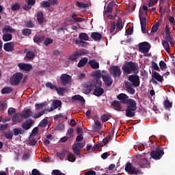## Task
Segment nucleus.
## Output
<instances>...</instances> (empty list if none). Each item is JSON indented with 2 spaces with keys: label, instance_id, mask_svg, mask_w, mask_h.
Listing matches in <instances>:
<instances>
[{
  "label": "nucleus",
  "instance_id": "obj_1",
  "mask_svg": "<svg viewBox=\"0 0 175 175\" xmlns=\"http://www.w3.org/2000/svg\"><path fill=\"white\" fill-rule=\"evenodd\" d=\"M117 98L120 100V103L123 105H127L126 111V116L129 118L135 117L136 116V110L137 107L136 106V101L132 98H129V96L126 94L120 93L117 96Z\"/></svg>",
  "mask_w": 175,
  "mask_h": 175
},
{
  "label": "nucleus",
  "instance_id": "obj_2",
  "mask_svg": "<svg viewBox=\"0 0 175 175\" xmlns=\"http://www.w3.org/2000/svg\"><path fill=\"white\" fill-rule=\"evenodd\" d=\"M122 70L124 73H125L126 75H131L132 72H133L135 75H138L139 65L132 61L126 62L123 66Z\"/></svg>",
  "mask_w": 175,
  "mask_h": 175
},
{
  "label": "nucleus",
  "instance_id": "obj_3",
  "mask_svg": "<svg viewBox=\"0 0 175 175\" xmlns=\"http://www.w3.org/2000/svg\"><path fill=\"white\" fill-rule=\"evenodd\" d=\"M137 164L140 166V167H147L150 165V161L147 159V156L146 153H142V154L137 155Z\"/></svg>",
  "mask_w": 175,
  "mask_h": 175
},
{
  "label": "nucleus",
  "instance_id": "obj_4",
  "mask_svg": "<svg viewBox=\"0 0 175 175\" xmlns=\"http://www.w3.org/2000/svg\"><path fill=\"white\" fill-rule=\"evenodd\" d=\"M24 75L21 72H16L14 74L10 79V83L11 85H18L20 83L23 81Z\"/></svg>",
  "mask_w": 175,
  "mask_h": 175
},
{
  "label": "nucleus",
  "instance_id": "obj_5",
  "mask_svg": "<svg viewBox=\"0 0 175 175\" xmlns=\"http://www.w3.org/2000/svg\"><path fill=\"white\" fill-rule=\"evenodd\" d=\"M101 77L103 79L104 84L107 87H110L113 84V78H111V75L109 74L107 70H103Z\"/></svg>",
  "mask_w": 175,
  "mask_h": 175
},
{
  "label": "nucleus",
  "instance_id": "obj_6",
  "mask_svg": "<svg viewBox=\"0 0 175 175\" xmlns=\"http://www.w3.org/2000/svg\"><path fill=\"white\" fill-rule=\"evenodd\" d=\"M165 154V152L163 151V149L162 148H157L155 150H152L150 152V156L152 159H154L155 161H158L163 157Z\"/></svg>",
  "mask_w": 175,
  "mask_h": 175
},
{
  "label": "nucleus",
  "instance_id": "obj_7",
  "mask_svg": "<svg viewBox=\"0 0 175 175\" xmlns=\"http://www.w3.org/2000/svg\"><path fill=\"white\" fill-rule=\"evenodd\" d=\"M124 170H126V173L129 174H140L142 173V170L139 168H136L133 167L132 163H127L126 164Z\"/></svg>",
  "mask_w": 175,
  "mask_h": 175
},
{
  "label": "nucleus",
  "instance_id": "obj_8",
  "mask_svg": "<svg viewBox=\"0 0 175 175\" xmlns=\"http://www.w3.org/2000/svg\"><path fill=\"white\" fill-rule=\"evenodd\" d=\"M85 54H88V51L86 49H78L75 51L73 55L69 56L68 59L72 62L75 61H77V58L80 57V55H85Z\"/></svg>",
  "mask_w": 175,
  "mask_h": 175
},
{
  "label": "nucleus",
  "instance_id": "obj_9",
  "mask_svg": "<svg viewBox=\"0 0 175 175\" xmlns=\"http://www.w3.org/2000/svg\"><path fill=\"white\" fill-rule=\"evenodd\" d=\"M128 80L133 87H139L140 85V77L137 74L130 75Z\"/></svg>",
  "mask_w": 175,
  "mask_h": 175
},
{
  "label": "nucleus",
  "instance_id": "obj_10",
  "mask_svg": "<svg viewBox=\"0 0 175 175\" xmlns=\"http://www.w3.org/2000/svg\"><path fill=\"white\" fill-rule=\"evenodd\" d=\"M109 72L113 77H121V68L118 66H111Z\"/></svg>",
  "mask_w": 175,
  "mask_h": 175
},
{
  "label": "nucleus",
  "instance_id": "obj_11",
  "mask_svg": "<svg viewBox=\"0 0 175 175\" xmlns=\"http://www.w3.org/2000/svg\"><path fill=\"white\" fill-rule=\"evenodd\" d=\"M152 82L153 84H158L159 83H162L163 81V77L161 75L159 72H157L156 71H153L152 72Z\"/></svg>",
  "mask_w": 175,
  "mask_h": 175
},
{
  "label": "nucleus",
  "instance_id": "obj_12",
  "mask_svg": "<svg viewBox=\"0 0 175 175\" xmlns=\"http://www.w3.org/2000/svg\"><path fill=\"white\" fill-rule=\"evenodd\" d=\"M150 49H151V45L147 42L139 44V51H140V53H148Z\"/></svg>",
  "mask_w": 175,
  "mask_h": 175
},
{
  "label": "nucleus",
  "instance_id": "obj_13",
  "mask_svg": "<svg viewBox=\"0 0 175 175\" xmlns=\"http://www.w3.org/2000/svg\"><path fill=\"white\" fill-rule=\"evenodd\" d=\"M60 81L62 85H68L72 81V77L68 74H62L60 76Z\"/></svg>",
  "mask_w": 175,
  "mask_h": 175
},
{
  "label": "nucleus",
  "instance_id": "obj_14",
  "mask_svg": "<svg viewBox=\"0 0 175 175\" xmlns=\"http://www.w3.org/2000/svg\"><path fill=\"white\" fill-rule=\"evenodd\" d=\"M94 90V85H92V82H88L83 84V92L86 95L91 93V91Z\"/></svg>",
  "mask_w": 175,
  "mask_h": 175
},
{
  "label": "nucleus",
  "instance_id": "obj_15",
  "mask_svg": "<svg viewBox=\"0 0 175 175\" xmlns=\"http://www.w3.org/2000/svg\"><path fill=\"white\" fill-rule=\"evenodd\" d=\"M33 124H35V122L32 119L29 118L25 122L22 123L21 127L23 129H25V131H28L31 129V127L32 125H33Z\"/></svg>",
  "mask_w": 175,
  "mask_h": 175
},
{
  "label": "nucleus",
  "instance_id": "obj_16",
  "mask_svg": "<svg viewBox=\"0 0 175 175\" xmlns=\"http://www.w3.org/2000/svg\"><path fill=\"white\" fill-rule=\"evenodd\" d=\"M55 5H58V0L44 1V8H48V12H53L51 6H55Z\"/></svg>",
  "mask_w": 175,
  "mask_h": 175
},
{
  "label": "nucleus",
  "instance_id": "obj_17",
  "mask_svg": "<svg viewBox=\"0 0 175 175\" xmlns=\"http://www.w3.org/2000/svg\"><path fill=\"white\" fill-rule=\"evenodd\" d=\"M84 146H85V143H80L78 142L77 144H75L73 146H72V150H73V152L74 154H77V155H80V150H81Z\"/></svg>",
  "mask_w": 175,
  "mask_h": 175
},
{
  "label": "nucleus",
  "instance_id": "obj_18",
  "mask_svg": "<svg viewBox=\"0 0 175 175\" xmlns=\"http://www.w3.org/2000/svg\"><path fill=\"white\" fill-rule=\"evenodd\" d=\"M23 113H14L13 118H12V121L14 122V124H16L17 122L20 124V122H23Z\"/></svg>",
  "mask_w": 175,
  "mask_h": 175
},
{
  "label": "nucleus",
  "instance_id": "obj_19",
  "mask_svg": "<svg viewBox=\"0 0 175 175\" xmlns=\"http://www.w3.org/2000/svg\"><path fill=\"white\" fill-rule=\"evenodd\" d=\"M14 46H15L14 42H7V43L4 44L3 49H4L5 51H7L8 53H9V52L13 51V50H14Z\"/></svg>",
  "mask_w": 175,
  "mask_h": 175
},
{
  "label": "nucleus",
  "instance_id": "obj_20",
  "mask_svg": "<svg viewBox=\"0 0 175 175\" xmlns=\"http://www.w3.org/2000/svg\"><path fill=\"white\" fill-rule=\"evenodd\" d=\"M18 66L21 70H25V72H29L32 69L31 64L21 63L18 64Z\"/></svg>",
  "mask_w": 175,
  "mask_h": 175
},
{
  "label": "nucleus",
  "instance_id": "obj_21",
  "mask_svg": "<svg viewBox=\"0 0 175 175\" xmlns=\"http://www.w3.org/2000/svg\"><path fill=\"white\" fill-rule=\"evenodd\" d=\"M125 85H126V91L129 93L131 94V95H135V89L133 88L132 87V83L129 81H126L125 82Z\"/></svg>",
  "mask_w": 175,
  "mask_h": 175
},
{
  "label": "nucleus",
  "instance_id": "obj_22",
  "mask_svg": "<svg viewBox=\"0 0 175 175\" xmlns=\"http://www.w3.org/2000/svg\"><path fill=\"white\" fill-rule=\"evenodd\" d=\"M105 94V90L100 87V88H94L93 91V95L95 96H102Z\"/></svg>",
  "mask_w": 175,
  "mask_h": 175
},
{
  "label": "nucleus",
  "instance_id": "obj_23",
  "mask_svg": "<svg viewBox=\"0 0 175 175\" xmlns=\"http://www.w3.org/2000/svg\"><path fill=\"white\" fill-rule=\"evenodd\" d=\"M33 114V113L30 109H27L22 111V117H23V118H25V120H27V118H29V117H32Z\"/></svg>",
  "mask_w": 175,
  "mask_h": 175
},
{
  "label": "nucleus",
  "instance_id": "obj_24",
  "mask_svg": "<svg viewBox=\"0 0 175 175\" xmlns=\"http://www.w3.org/2000/svg\"><path fill=\"white\" fill-rule=\"evenodd\" d=\"M111 105L114 110L121 111V103H120V101L115 100L111 102Z\"/></svg>",
  "mask_w": 175,
  "mask_h": 175
},
{
  "label": "nucleus",
  "instance_id": "obj_25",
  "mask_svg": "<svg viewBox=\"0 0 175 175\" xmlns=\"http://www.w3.org/2000/svg\"><path fill=\"white\" fill-rule=\"evenodd\" d=\"M90 83H92L93 89L102 87V81H100L99 78H95L93 81Z\"/></svg>",
  "mask_w": 175,
  "mask_h": 175
},
{
  "label": "nucleus",
  "instance_id": "obj_26",
  "mask_svg": "<svg viewBox=\"0 0 175 175\" xmlns=\"http://www.w3.org/2000/svg\"><path fill=\"white\" fill-rule=\"evenodd\" d=\"M116 5H117V3H116V1H110L107 6V9L105 10L106 13H112L113 12V8H114V6H116Z\"/></svg>",
  "mask_w": 175,
  "mask_h": 175
},
{
  "label": "nucleus",
  "instance_id": "obj_27",
  "mask_svg": "<svg viewBox=\"0 0 175 175\" xmlns=\"http://www.w3.org/2000/svg\"><path fill=\"white\" fill-rule=\"evenodd\" d=\"M91 38L93 40H95V42H99V40L102 39V34L98 32H92L91 33Z\"/></svg>",
  "mask_w": 175,
  "mask_h": 175
},
{
  "label": "nucleus",
  "instance_id": "obj_28",
  "mask_svg": "<svg viewBox=\"0 0 175 175\" xmlns=\"http://www.w3.org/2000/svg\"><path fill=\"white\" fill-rule=\"evenodd\" d=\"M37 21L39 24H43L44 23V17L43 16V12L39 11L37 12Z\"/></svg>",
  "mask_w": 175,
  "mask_h": 175
},
{
  "label": "nucleus",
  "instance_id": "obj_29",
  "mask_svg": "<svg viewBox=\"0 0 175 175\" xmlns=\"http://www.w3.org/2000/svg\"><path fill=\"white\" fill-rule=\"evenodd\" d=\"M88 63V57H82L81 59L79 60V62L77 64L78 68H83L85 66L86 64Z\"/></svg>",
  "mask_w": 175,
  "mask_h": 175
},
{
  "label": "nucleus",
  "instance_id": "obj_30",
  "mask_svg": "<svg viewBox=\"0 0 175 175\" xmlns=\"http://www.w3.org/2000/svg\"><path fill=\"white\" fill-rule=\"evenodd\" d=\"M89 65L91 66L92 69H99V63L95 60H89Z\"/></svg>",
  "mask_w": 175,
  "mask_h": 175
},
{
  "label": "nucleus",
  "instance_id": "obj_31",
  "mask_svg": "<svg viewBox=\"0 0 175 175\" xmlns=\"http://www.w3.org/2000/svg\"><path fill=\"white\" fill-rule=\"evenodd\" d=\"M75 44H78L79 47H87L88 42L83 41V40H75Z\"/></svg>",
  "mask_w": 175,
  "mask_h": 175
},
{
  "label": "nucleus",
  "instance_id": "obj_32",
  "mask_svg": "<svg viewBox=\"0 0 175 175\" xmlns=\"http://www.w3.org/2000/svg\"><path fill=\"white\" fill-rule=\"evenodd\" d=\"M94 132H98V131H100L102 129V124L99 120L95 121V124L92 126Z\"/></svg>",
  "mask_w": 175,
  "mask_h": 175
},
{
  "label": "nucleus",
  "instance_id": "obj_33",
  "mask_svg": "<svg viewBox=\"0 0 175 175\" xmlns=\"http://www.w3.org/2000/svg\"><path fill=\"white\" fill-rule=\"evenodd\" d=\"M72 100H79L81 102L83 105L85 103V99H84V97L80 96V95H75L72 97Z\"/></svg>",
  "mask_w": 175,
  "mask_h": 175
},
{
  "label": "nucleus",
  "instance_id": "obj_34",
  "mask_svg": "<svg viewBox=\"0 0 175 175\" xmlns=\"http://www.w3.org/2000/svg\"><path fill=\"white\" fill-rule=\"evenodd\" d=\"M13 39V36H12L10 33H7L3 35L2 40L3 42H10Z\"/></svg>",
  "mask_w": 175,
  "mask_h": 175
},
{
  "label": "nucleus",
  "instance_id": "obj_35",
  "mask_svg": "<svg viewBox=\"0 0 175 175\" xmlns=\"http://www.w3.org/2000/svg\"><path fill=\"white\" fill-rule=\"evenodd\" d=\"M162 45L164 47L166 53H170V44H169V42L166 41V40H163Z\"/></svg>",
  "mask_w": 175,
  "mask_h": 175
},
{
  "label": "nucleus",
  "instance_id": "obj_36",
  "mask_svg": "<svg viewBox=\"0 0 175 175\" xmlns=\"http://www.w3.org/2000/svg\"><path fill=\"white\" fill-rule=\"evenodd\" d=\"M55 91L59 95H64V94H65V92L68 91V88L64 87H56Z\"/></svg>",
  "mask_w": 175,
  "mask_h": 175
},
{
  "label": "nucleus",
  "instance_id": "obj_37",
  "mask_svg": "<svg viewBox=\"0 0 175 175\" xmlns=\"http://www.w3.org/2000/svg\"><path fill=\"white\" fill-rule=\"evenodd\" d=\"M121 29H122V21H121L120 18H118L116 24V31L115 33H117V32H119V31H121Z\"/></svg>",
  "mask_w": 175,
  "mask_h": 175
},
{
  "label": "nucleus",
  "instance_id": "obj_38",
  "mask_svg": "<svg viewBox=\"0 0 175 175\" xmlns=\"http://www.w3.org/2000/svg\"><path fill=\"white\" fill-rule=\"evenodd\" d=\"M79 39H80V40H85V42H87L89 40L88 34L86 33H81L79 35Z\"/></svg>",
  "mask_w": 175,
  "mask_h": 175
},
{
  "label": "nucleus",
  "instance_id": "obj_39",
  "mask_svg": "<svg viewBox=\"0 0 175 175\" xmlns=\"http://www.w3.org/2000/svg\"><path fill=\"white\" fill-rule=\"evenodd\" d=\"M44 40V38L42 36H35L33 37V42L35 43H42Z\"/></svg>",
  "mask_w": 175,
  "mask_h": 175
},
{
  "label": "nucleus",
  "instance_id": "obj_40",
  "mask_svg": "<svg viewBox=\"0 0 175 175\" xmlns=\"http://www.w3.org/2000/svg\"><path fill=\"white\" fill-rule=\"evenodd\" d=\"M53 106L54 109H58V107H61V106H62V102L59 100H54L53 101Z\"/></svg>",
  "mask_w": 175,
  "mask_h": 175
},
{
  "label": "nucleus",
  "instance_id": "obj_41",
  "mask_svg": "<svg viewBox=\"0 0 175 175\" xmlns=\"http://www.w3.org/2000/svg\"><path fill=\"white\" fill-rule=\"evenodd\" d=\"M13 92V88L10 87H5L1 90V94H12Z\"/></svg>",
  "mask_w": 175,
  "mask_h": 175
},
{
  "label": "nucleus",
  "instance_id": "obj_42",
  "mask_svg": "<svg viewBox=\"0 0 175 175\" xmlns=\"http://www.w3.org/2000/svg\"><path fill=\"white\" fill-rule=\"evenodd\" d=\"M76 6H77V8H79L80 9H85V8H88V4L81 3L80 1H77Z\"/></svg>",
  "mask_w": 175,
  "mask_h": 175
},
{
  "label": "nucleus",
  "instance_id": "obj_43",
  "mask_svg": "<svg viewBox=\"0 0 175 175\" xmlns=\"http://www.w3.org/2000/svg\"><path fill=\"white\" fill-rule=\"evenodd\" d=\"M32 33V30L31 29H23L22 31V34L24 36H29Z\"/></svg>",
  "mask_w": 175,
  "mask_h": 175
},
{
  "label": "nucleus",
  "instance_id": "obj_44",
  "mask_svg": "<svg viewBox=\"0 0 175 175\" xmlns=\"http://www.w3.org/2000/svg\"><path fill=\"white\" fill-rule=\"evenodd\" d=\"M35 107L37 111H39L40 110H43V107H44V103H36Z\"/></svg>",
  "mask_w": 175,
  "mask_h": 175
},
{
  "label": "nucleus",
  "instance_id": "obj_45",
  "mask_svg": "<svg viewBox=\"0 0 175 175\" xmlns=\"http://www.w3.org/2000/svg\"><path fill=\"white\" fill-rule=\"evenodd\" d=\"M93 76L96 77V79H100V77H102V72L100 71V70L94 71Z\"/></svg>",
  "mask_w": 175,
  "mask_h": 175
},
{
  "label": "nucleus",
  "instance_id": "obj_46",
  "mask_svg": "<svg viewBox=\"0 0 175 175\" xmlns=\"http://www.w3.org/2000/svg\"><path fill=\"white\" fill-rule=\"evenodd\" d=\"M110 139H111V135H109L107 137H104L103 139V142L101 145L106 146L109 142H110Z\"/></svg>",
  "mask_w": 175,
  "mask_h": 175
},
{
  "label": "nucleus",
  "instance_id": "obj_47",
  "mask_svg": "<svg viewBox=\"0 0 175 175\" xmlns=\"http://www.w3.org/2000/svg\"><path fill=\"white\" fill-rule=\"evenodd\" d=\"M163 105H164L165 109H170L173 104L169 100H165Z\"/></svg>",
  "mask_w": 175,
  "mask_h": 175
},
{
  "label": "nucleus",
  "instance_id": "obj_48",
  "mask_svg": "<svg viewBox=\"0 0 175 175\" xmlns=\"http://www.w3.org/2000/svg\"><path fill=\"white\" fill-rule=\"evenodd\" d=\"M4 136L6 139L12 140L13 139V133L12 131L5 132Z\"/></svg>",
  "mask_w": 175,
  "mask_h": 175
},
{
  "label": "nucleus",
  "instance_id": "obj_49",
  "mask_svg": "<svg viewBox=\"0 0 175 175\" xmlns=\"http://www.w3.org/2000/svg\"><path fill=\"white\" fill-rule=\"evenodd\" d=\"M45 85L47 88H49L50 90H54L57 89V85H53V83H51V82L46 83Z\"/></svg>",
  "mask_w": 175,
  "mask_h": 175
},
{
  "label": "nucleus",
  "instance_id": "obj_50",
  "mask_svg": "<svg viewBox=\"0 0 175 175\" xmlns=\"http://www.w3.org/2000/svg\"><path fill=\"white\" fill-rule=\"evenodd\" d=\"M67 158L70 162H75L76 161V157L72 153H69Z\"/></svg>",
  "mask_w": 175,
  "mask_h": 175
},
{
  "label": "nucleus",
  "instance_id": "obj_51",
  "mask_svg": "<svg viewBox=\"0 0 175 175\" xmlns=\"http://www.w3.org/2000/svg\"><path fill=\"white\" fill-rule=\"evenodd\" d=\"M20 8H21L20 4L15 3L11 6V10H12V12H16L17 10H18L20 9Z\"/></svg>",
  "mask_w": 175,
  "mask_h": 175
},
{
  "label": "nucleus",
  "instance_id": "obj_52",
  "mask_svg": "<svg viewBox=\"0 0 175 175\" xmlns=\"http://www.w3.org/2000/svg\"><path fill=\"white\" fill-rule=\"evenodd\" d=\"M159 66L161 70H166V69L167 68V66H166V63H165L163 60L160 61Z\"/></svg>",
  "mask_w": 175,
  "mask_h": 175
},
{
  "label": "nucleus",
  "instance_id": "obj_53",
  "mask_svg": "<svg viewBox=\"0 0 175 175\" xmlns=\"http://www.w3.org/2000/svg\"><path fill=\"white\" fill-rule=\"evenodd\" d=\"M3 32H14V29L12 28V27L9 25H5V27L3 29Z\"/></svg>",
  "mask_w": 175,
  "mask_h": 175
},
{
  "label": "nucleus",
  "instance_id": "obj_54",
  "mask_svg": "<svg viewBox=\"0 0 175 175\" xmlns=\"http://www.w3.org/2000/svg\"><path fill=\"white\" fill-rule=\"evenodd\" d=\"M26 57L27 59H32L35 57V53L33 51H29L26 53Z\"/></svg>",
  "mask_w": 175,
  "mask_h": 175
},
{
  "label": "nucleus",
  "instance_id": "obj_55",
  "mask_svg": "<svg viewBox=\"0 0 175 175\" xmlns=\"http://www.w3.org/2000/svg\"><path fill=\"white\" fill-rule=\"evenodd\" d=\"M43 114H44V110H42L40 111H39L38 113L34 114L32 117L33 118H39V117H42V116H43Z\"/></svg>",
  "mask_w": 175,
  "mask_h": 175
},
{
  "label": "nucleus",
  "instance_id": "obj_56",
  "mask_svg": "<svg viewBox=\"0 0 175 175\" xmlns=\"http://www.w3.org/2000/svg\"><path fill=\"white\" fill-rule=\"evenodd\" d=\"M54 40L52 38H46L44 40V46H49V44H51Z\"/></svg>",
  "mask_w": 175,
  "mask_h": 175
},
{
  "label": "nucleus",
  "instance_id": "obj_57",
  "mask_svg": "<svg viewBox=\"0 0 175 175\" xmlns=\"http://www.w3.org/2000/svg\"><path fill=\"white\" fill-rule=\"evenodd\" d=\"M8 126H9V124H0V132H3V131H6L8 129Z\"/></svg>",
  "mask_w": 175,
  "mask_h": 175
},
{
  "label": "nucleus",
  "instance_id": "obj_58",
  "mask_svg": "<svg viewBox=\"0 0 175 175\" xmlns=\"http://www.w3.org/2000/svg\"><path fill=\"white\" fill-rule=\"evenodd\" d=\"M100 147H103V145H102V144H95L92 150V151L95 152V151H97V150H99V148H100Z\"/></svg>",
  "mask_w": 175,
  "mask_h": 175
},
{
  "label": "nucleus",
  "instance_id": "obj_59",
  "mask_svg": "<svg viewBox=\"0 0 175 175\" xmlns=\"http://www.w3.org/2000/svg\"><path fill=\"white\" fill-rule=\"evenodd\" d=\"M139 21L141 26L147 25V20L146 19V17H140Z\"/></svg>",
  "mask_w": 175,
  "mask_h": 175
},
{
  "label": "nucleus",
  "instance_id": "obj_60",
  "mask_svg": "<svg viewBox=\"0 0 175 175\" xmlns=\"http://www.w3.org/2000/svg\"><path fill=\"white\" fill-rule=\"evenodd\" d=\"M158 28H159V23H157L152 27V32H157L158 31Z\"/></svg>",
  "mask_w": 175,
  "mask_h": 175
},
{
  "label": "nucleus",
  "instance_id": "obj_61",
  "mask_svg": "<svg viewBox=\"0 0 175 175\" xmlns=\"http://www.w3.org/2000/svg\"><path fill=\"white\" fill-rule=\"evenodd\" d=\"M109 118H110V116L109 115H102L101 116V120L103 122H107V121H109Z\"/></svg>",
  "mask_w": 175,
  "mask_h": 175
},
{
  "label": "nucleus",
  "instance_id": "obj_62",
  "mask_svg": "<svg viewBox=\"0 0 175 175\" xmlns=\"http://www.w3.org/2000/svg\"><path fill=\"white\" fill-rule=\"evenodd\" d=\"M57 131H64L65 129V124L62 123H59L57 126H56Z\"/></svg>",
  "mask_w": 175,
  "mask_h": 175
},
{
  "label": "nucleus",
  "instance_id": "obj_63",
  "mask_svg": "<svg viewBox=\"0 0 175 175\" xmlns=\"http://www.w3.org/2000/svg\"><path fill=\"white\" fill-rule=\"evenodd\" d=\"M52 175H65V174L62 173V172L59 171V170H53L52 171Z\"/></svg>",
  "mask_w": 175,
  "mask_h": 175
},
{
  "label": "nucleus",
  "instance_id": "obj_64",
  "mask_svg": "<svg viewBox=\"0 0 175 175\" xmlns=\"http://www.w3.org/2000/svg\"><path fill=\"white\" fill-rule=\"evenodd\" d=\"M152 68H153L154 70L161 71V70H159V66L155 62H152Z\"/></svg>",
  "mask_w": 175,
  "mask_h": 175
}]
</instances>
